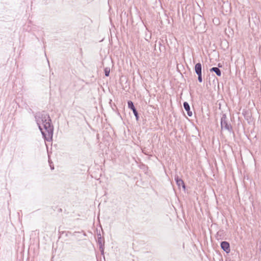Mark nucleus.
I'll use <instances>...</instances> for the list:
<instances>
[{"label":"nucleus","mask_w":261,"mask_h":261,"mask_svg":"<svg viewBox=\"0 0 261 261\" xmlns=\"http://www.w3.org/2000/svg\"><path fill=\"white\" fill-rule=\"evenodd\" d=\"M221 246L222 249L227 253H229L230 252L229 244L228 242L225 241L222 242L221 244Z\"/></svg>","instance_id":"2"},{"label":"nucleus","mask_w":261,"mask_h":261,"mask_svg":"<svg viewBox=\"0 0 261 261\" xmlns=\"http://www.w3.org/2000/svg\"><path fill=\"white\" fill-rule=\"evenodd\" d=\"M176 184H177V185L179 187L181 186L184 188V189L185 190V189H186L184 181L181 179L177 178L176 179Z\"/></svg>","instance_id":"5"},{"label":"nucleus","mask_w":261,"mask_h":261,"mask_svg":"<svg viewBox=\"0 0 261 261\" xmlns=\"http://www.w3.org/2000/svg\"><path fill=\"white\" fill-rule=\"evenodd\" d=\"M110 73L109 70H107V69L105 70V74L106 76H109Z\"/></svg>","instance_id":"10"},{"label":"nucleus","mask_w":261,"mask_h":261,"mask_svg":"<svg viewBox=\"0 0 261 261\" xmlns=\"http://www.w3.org/2000/svg\"><path fill=\"white\" fill-rule=\"evenodd\" d=\"M195 70L197 74L201 73V64L200 63H197L195 65Z\"/></svg>","instance_id":"4"},{"label":"nucleus","mask_w":261,"mask_h":261,"mask_svg":"<svg viewBox=\"0 0 261 261\" xmlns=\"http://www.w3.org/2000/svg\"><path fill=\"white\" fill-rule=\"evenodd\" d=\"M133 113H134L135 116L136 117V119L138 120L139 116H138V112H137L136 109L133 110Z\"/></svg>","instance_id":"8"},{"label":"nucleus","mask_w":261,"mask_h":261,"mask_svg":"<svg viewBox=\"0 0 261 261\" xmlns=\"http://www.w3.org/2000/svg\"><path fill=\"white\" fill-rule=\"evenodd\" d=\"M184 107L186 111L187 112L188 115L189 116H191L192 115V112L190 111V108L188 103L187 102H185L184 103Z\"/></svg>","instance_id":"3"},{"label":"nucleus","mask_w":261,"mask_h":261,"mask_svg":"<svg viewBox=\"0 0 261 261\" xmlns=\"http://www.w3.org/2000/svg\"><path fill=\"white\" fill-rule=\"evenodd\" d=\"M45 55L46 56V60H47V63H48V64L49 65V59L47 58V56H46V53L45 52Z\"/></svg>","instance_id":"11"},{"label":"nucleus","mask_w":261,"mask_h":261,"mask_svg":"<svg viewBox=\"0 0 261 261\" xmlns=\"http://www.w3.org/2000/svg\"><path fill=\"white\" fill-rule=\"evenodd\" d=\"M37 117L41 119V121H42V123L43 125L44 129L49 134V115L46 114V116H45L44 114L40 115L39 114L35 116L37 123L45 141L48 156V162H49V148L48 147V144L46 143V142L49 141V137H47L45 132L43 130V128H42L40 124V121L39 119H38Z\"/></svg>","instance_id":"1"},{"label":"nucleus","mask_w":261,"mask_h":261,"mask_svg":"<svg viewBox=\"0 0 261 261\" xmlns=\"http://www.w3.org/2000/svg\"><path fill=\"white\" fill-rule=\"evenodd\" d=\"M128 107L132 110L135 109L133 102L132 101H128Z\"/></svg>","instance_id":"7"},{"label":"nucleus","mask_w":261,"mask_h":261,"mask_svg":"<svg viewBox=\"0 0 261 261\" xmlns=\"http://www.w3.org/2000/svg\"><path fill=\"white\" fill-rule=\"evenodd\" d=\"M198 81H199V82H202V75H201V73L200 74H198Z\"/></svg>","instance_id":"9"},{"label":"nucleus","mask_w":261,"mask_h":261,"mask_svg":"<svg viewBox=\"0 0 261 261\" xmlns=\"http://www.w3.org/2000/svg\"><path fill=\"white\" fill-rule=\"evenodd\" d=\"M211 71H214L218 76H220L221 72L220 69L217 67H213L210 69Z\"/></svg>","instance_id":"6"}]
</instances>
